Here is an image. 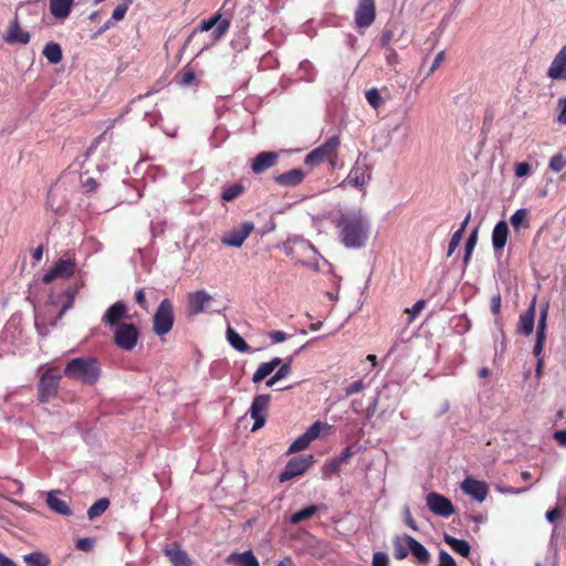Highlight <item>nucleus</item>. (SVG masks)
Returning <instances> with one entry per match:
<instances>
[{
    "instance_id": "a18cd8bd",
    "label": "nucleus",
    "mask_w": 566,
    "mask_h": 566,
    "mask_svg": "<svg viewBox=\"0 0 566 566\" xmlns=\"http://www.w3.org/2000/svg\"><path fill=\"white\" fill-rule=\"evenodd\" d=\"M328 428L327 423H324L322 421H315L305 432L304 434L310 439L312 442L313 440L317 439L319 437V433L322 429Z\"/></svg>"
},
{
    "instance_id": "69168bd1",
    "label": "nucleus",
    "mask_w": 566,
    "mask_h": 566,
    "mask_svg": "<svg viewBox=\"0 0 566 566\" xmlns=\"http://www.w3.org/2000/svg\"><path fill=\"white\" fill-rule=\"evenodd\" d=\"M135 302L144 310L148 308L146 295L144 289L136 291L135 293Z\"/></svg>"
},
{
    "instance_id": "ddd939ff",
    "label": "nucleus",
    "mask_w": 566,
    "mask_h": 566,
    "mask_svg": "<svg viewBox=\"0 0 566 566\" xmlns=\"http://www.w3.org/2000/svg\"><path fill=\"white\" fill-rule=\"evenodd\" d=\"M426 503L428 509L436 515L449 517L454 513L452 502L437 492L428 493L426 496Z\"/></svg>"
},
{
    "instance_id": "49530a36",
    "label": "nucleus",
    "mask_w": 566,
    "mask_h": 566,
    "mask_svg": "<svg viewBox=\"0 0 566 566\" xmlns=\"http://www.w3.org/2000/svg\"><path fill=\"white\" fill-rule=\"evenodd\" d=\"M310 439L303 433L289 448V453L300 452L310 446Z\"/></svg>"
},
{
    "instance_id": "a19ab883",
    "label": "nucleus",
    "mask_w": 566,
    "mask_h": 566,
    "mask_svg": "<svg viewBox=\"0 0 566 566\" xmlns=\"http://www.w3.org/2000/svg\"><path fill=\"white\" fill-rule=\"evenodd\" d=\"M365 97L368 102V104L375 108L378 109L380 106L384 105V99L380 96V93L377 88H370L365 93Z\"/></svg>"
},
{
    "instance_id": "423d86ee",
    "label": "nucleus",
    "mask_w": 566,
    "mask_h": 566,
    "mask_svg": "<svg viewBox=\"0 0 566 566\" xmlns=\"http://www.w3.org/2000/svg\"><path fill=\"white\" fill-rule=\"evenodd\" d=\"M312 464V454H302L290 459L284 470L280 473V482H287L295 476L302 475L310 469Z\"/></svg>"
},
{
    "instance_id": "4d7b16f0",
    "label": "nucleus",
    "mask_w": 566,
    "mask_h": 566,
    "mask_svg": "<svg viewBox=\"0 0 566 566\" xmlns=\"http://www.w3.org/2000/svg\"><path fill=\"white\" fill-rule=\"evenodd\" d=\"M386 61L390 66H395L399 62V55L395 49L387 48Z\"/></svg>"
},
{
    "instance_id": "f257e3e1",
    "label": "nucleus",
    "mask_w": 566,
    "mask_h": 566,
    "mask_svg": "<svg viewBox=\"0 0 566 566\" xmlns=\"http://www.w3.org/2000/svg\"><path fill=\"white\" fill-rule=\"evenodd\" d=\"M336 228L346 248H361L369 237L368 222L360 212L342 214L336 221Z\"/></svg>"
},
{
    "instance_id": "72a5a7b5",
    "label": "nucleus",
    "mask_w": 566,
    "mask_h": 566,
    "mask_svg": "<svg viewBox=\"0 0 566 566\" xmlns=\"http://www.w3.org/2000/svg\"><path fill=\"white\" fill-rule=\"evenodd\" d=\"M548 316V303H546L539 313V321L536 331V343H545L546 340V322Z\"/></svg>"
},
{
    "instance_id": "58836bf2",
    "label": "nucleus",
    "mask_w": 566,
    "mask_h": 566,
    "mask_svg": "<svg viewBox=\"0 0 566 566\" xmlns=\"http://www.w3.org/2000/svg\"><path fill=\"white\" fill-rule=\"evenodd\" d=\"M316 512H317L316 505H308V506L297 511L296 513L292 514L290 517V521L292 524H298V523L314 516L316 514Z\"/></svg>"
},
{
    "instance_id": "39448f33",
    "label": "nucleus",
    "mask_w": 566,
    "mask_h": 566,
    "mask_svg": "<svg viewBox=\"0 0 566 566\" xmlns=\"http://www.w3.org/2000/svg\"><path fill=\"white\" fill-rule=\"evenodd\" d=\"M139 331L133 323H122L114 328V343L124 350H132L138 342Z\"/></svg>"
},
{
    "instance_id": "f03ea898",
    "label": "nucleus",
    "mask_w": 566,
    "mask_h": 566,
    "mask_svg": "<svg viewBox=\"0 0 566 566\" xmlns=\"http://www.w3.org/2000/svg\"><path fill=\"white\" fill-rule=\"evenodd\" d=\"M101 375V367L97 359L77 357L71 359L65 368L64 376L81 381L85 385H94Z\"/></svg>"
},
{
    "instance_id": "09e8293b",
    "label": "nucleus",
    "mask_w": 566,
    "mask_h": 566,
    "mask_svg": "<svg viewBox=\"0 0 566 566\" xmlns=\"http://www.w3.org/2000/svg\"><path fill=\"white\" fill-rule=\"evenodd\" d=\"M426 302L423 300H419L415 303L411 308H406V313L409 315L408 322L411 323L424 308Z\"/></svg>"
},
{
    "instance_id": "5701e85b",
    "label": "nucleus",
    "mask_w": 566,
    "mask_h": 566,
    "mask_svg": "<svg viewBox=\"0 0 566 566\" xmlns=\"http://www.w3.org/2000/svg\"><path fill=\"white\" fill-rule=\"evenodd\" d=\"M165 555L174 566H191V559L180 545L174 543L170 547L165 548Z\"/></svg>"
},
{
    "instance_id": "f704fd0d",
    "label": "nucleus",
    "mask_w": 566,
    "mask_h": 566,
    "mask_svg": "<svg viewBox=\"0 0 566 566\" xmlns=\"http://www.w3.org/2000/svg\"><path fill=\"white\" fill-rule=\"evenodd\" d=\"M292 356L286 358V361L284 364L281 363L280 368L276 370V373L266 381L268 387L274 386L277 381L285 378L291 374V365H292Z\"/></svg>"
},
{
    "instance_id": "6ab92c4d",
    "label": "nucleus",
    "mask_w": 566,
    "mask_h": 566,
    "mask_svg": "<svg viewBox=\"0 0 566 566\" xmlns=\"http://www.w3.org/2000/svg\"><path fill=\"white\" fill-rule=\"evenodd\" d=\"M461 489L464 493L471 495L473 499H475L479 502H482L485 500L488 495V485L486 483L482 481H478L473 478H467L462 484Z\"/></svg>"
},
{
    "instance_id": "680f3d73",
    "label": "nucleus",
    "mask_w": 566,
    "mask_h": 566,
    "mask_svg": "<svg viewBox=\"0 0 566 566\" xmlns=\"http://www.w3.org/2000/svg\"><path fill=\"white\" fill-rule=\"evenodd\" d=\"M82 185L86 192H94L98 188V182L93 177L86 178Z\"/></svg>"
},
{
    "instance_id": "c03bdc74",
    "label": "nucleus",
    "mask_w": 566,
    "mask_h": 566,
    "mask_svg": "<svg viewBox=\"0 0 566 566\" xmlns=\"http://www.w3.org/2000/svg\"><path fill=\"white\" fill-rule=\"evenodd\" d=\"M548 167L555 172L562 171L566 167V156H564L562 153L555 154L551 158Z\"/></svg>"
},
{
    "instance_id": "c9c22d12",
    "label": "nucleus",
    "mask_w": 566,
    "mask_h": 566,
    "mask_svg": "<svg viewBox=\"0 0 566 566\" xmlns=\"http://www.w3.org/2000/svg\"><path fill=\"white\" fill-rule=\"evenodd\" d=\"M109 500L106 497H102L97 500L93 505L87 510L88 520L93 521L94 518L101 516L106 512L109 506Z\"/></svg>"
},
{
    "instance_id": "774afa93",
    "label": "nucleus",
    "mask_w": 566,
    "mask_h": 566,
    "mask_svg": "<svg viewBox=\"0 0 566 566\" xmlns=\"http://www.w3.org/2000/svg\"><path fill=\"white\" fill-rule=\"evenodd\" d=\"M554 439L560 447L566 448V430L556 431L554 433Z\"/></svg>"
},
{
    "instance_id": "aec40b11",
    "label": "nucleus",
    "mask_w": 566,
    "mask_h": 566,
    "mask_svg": "<svg viewBox=\"0 0 566 566\" xmlns=\"http://www.w3.org/2000/svg\"><path fill=\"white\" fill-rule=\"evenodd\" d=\"M536 314V297H534L528 308L520 315L517 331L526 336L531 335L534 329Z\"/></svg>"
},
{
    "instance_id": "7ed1b4c3",
    "label": "nucleus",
    "mask_w": 566,
    "mask_h": 566,
    "mask_svg": "<svg viewBox=\"0 0 566 566\" xmlns=\"http://www.w3.org/2000/svg\"><path fill=\"white\" fill-rule=\"evenodd\" d=\"M340 146V138L336 135L329 137L321 146L310 151L304 159L305 166L311 169L327 161L334 168L337 160V150Z\"/></svg>"
},
{
    "instance_id": "b1692460",
    "label": "nucleus",
    "mask_w": 566,
    "mask_h": 566,
    "mask_svg": "<svg viewBox=\"0 0 566 566\" xmlns=\"http://www.w3.org/2000/svg\"><path fill=\"white\" fill-rule=\"evenodd\" d=\"M74 0H49L50 12L59 21L70 17Z\"/></svg>"
},
{
    "instance_id": "37998d69",
    "label": "nucleus",
    "mask_w": 566,
    "mask_h": 566,
    "mask_svg": "<svg viewBox=\"0 0 566 566\" xmlns=\"http://www.w3.org/2000/svg\"><path fill=\"white\" fill-rule=\"evenodd\" d=\"M133 3V0H122L120 3L113 10L112 20L120 21L124 19L129 6Z\"/></svg>"
},
{
    "instance_id": "bf43d9fd",
    "label": "nucleus",
    "mask_w": 566,
    "mask_h": 566,
    "mask_svg": "<svg viewBox=\"0 0 566 566\" xmlns=\"http://www.w3.org/2000/svg\"><path fill=\"white\" fill-rule=\"evenodd\" d=\"M93 544H94L93 539H91L88 537L80 538L76 542V548L80 551L88 552L93 548Z\"/></svg>"
},
{
    "instance_id": "ea45409f",
    "label": "nucleus",
    "mask_w": 566,
    "mask_h": 566,
    "mask_svg": "<svg viewBox=\"0 0 566 566\" xmlns=\"http://www.w3.org/2000/svg\"><path fill=\"white\" fill-rule=\"evenodd\" d=\"M177 82L182 86L192 84L196 80V73L192 67L186 66L176 75Z\"/></svg>"
},
{
    "instance_id": "79ce46f5",
    "label": "nucleus",
    "mask_w": 566,
    "mask_h": 566,
    "mask_svg": "<svg viewBox=\"0 0 566 566\" xmlns=\"http://www.w3.org/2000/svg\"><path fill=\"white\" fill-rule=\"evenodd\" d=\"M478 241V229L473 230L465 243V253L463 258V263L467 265L470 262L473 249Z\"/></svg>"
},
{
    "instance_id": "9b49d317",
    "label": "nucleus",
    "mask_w": 566,
    "mask_h": 566,
    "mask_svg": "<svg viewBox=\"0 0 566 566\" xmlns=\"http://www.w3.org/2000/svg\"><path fill=\"white\" fill-rule=\"evenodd\" d=\"M75 262L71 259H59L43 275L42 282L49 284L57 279H69L75 272Z\"/></svg>"
},
{
    "instance_id": "864d4df0",
    "label": "nucleus",
    "mask_w": 566,
    "mask_h": 566,
    "mask_svg": "<svg viewBox=\"0 0 566 566\" xmlns=\"http://www.w3.org/2000/svg\"><path fill=\"white\" fill-rule=\"evenodd\" d=\"M514 171L515 176L518 178L526 177L531 174V166L525 161L518 163L515 165Z\"/></svg>"
},
{
    "instance_id": "13d9d810",
    "label": "nucleus",
    "mask_w": 566,
    "mask_h": 566,
    "mask_svg": "<svg viewBox=\"0 0 566 566\" xmlns=\"http://www.w3.org/2000/svg\"><path fill=\"white\" fill-rule=\"evenodd\" d=\"M490 308L492 314L499 315L501 312V295L497 293L496 295H493L490 303Z\"/></svg>"
},
{
    "instance_id": "393cba45",
    "label": "nucleus",
    "mask_w": 566,
    "mask_h": 566,
    "mask_svg": "<svg viewBox=\"0 0 566 566\" xmlns=\"http://www.w3.org/2000/svg\"><path fill=\"white\" fill-rule=\"evenodd\" d=\"M407 546L412 556L422 565L430 563V553L428 549L410 535H406Z\"/></svg>"
},
{
    "instance_id": "0eeeda50",
    "label": "nucleus",
    "mask_w": 566,
    "mask_h": 566,
    "mask_svg": "<svg viewBox=\"0 0 566 566\" xmlns=\"http://www.w3.org/2000/svg\"><path fill=\"white\" fill-rule=\"evenodd\" d=\"M61 377L57 368H50L41 376L40 402H48L56 396Z\"/></svg>"
},
{
    "instance_id": "052dcab7",
    "label": "nucleus",
    "mask_w": 566,
    "mask_h": 566,
    "mask_svg": "<svg viewBox=\"0 0 566 566\" xmlns=\"http://www.w3.org/2000/svg\"><path fill=\"white\" fill-rule=\"evenodd\" d=\"M558 107L560 108V112L557 117V122L559 124L565 125L566 124V97L558 99Z\"/></svg>"
},
{
    "instance_id": "c85d7f7f",
    "label": "nucleus",
    "mask_w": 566,
    "mask_h": 566,
    "mask_svg": "<svg viewBox=\"0 0 566 566\" xmlns=\"http://www.w3.org/2000/svg\"><path fill=\"white\" fill-rule=\"evenodd\" d=\"M46 504L51 511L57 514L65 516L72 515V510L69 504L64 500L59 499L54 492L48 494Z\"/></svg>"
},
{
    "instance_id": "7c9ffc66",
    "label": "nucleus",
    "mask_w": 566,
    "mask_h": 566,
    "mask_svg": "<svg viewBox=\"0 0 566 566\" xmlns=\"http://www.w3.org/2000/svg\"><path fill=\"white\" fill-rule=\"evenodd\" d=\"M444 542L458 554L468 557L471 553L470 544L464 539H458L449 534H444Z\"/></svg>"
},
{
    "instance_id": "cd10ccee",
    "label": "nucleus",
    "mask_w": 566,
    "mask_h": 566,
    "mask_svg": "<svg viewBox=\"0 0 566 566\" xmlns=\"http://www.w3.org/2000/svg\"><path fill=\"white\" fill-rule=\"evenodd\" d=\"M282 363L280 357H274L270 361L262 363L259 365L258 369L253 374L252 381L254 384L261 382L268 376H270L276 367H279Z\"/></svg>"
},
{
    "instance_id": "3c124183",
    "label": "nucleus",
    "mask_w": 566,
    "mask_h": 566,
    "mask_svg": "<svg viewBox=\"0 0 566 566\" xmlns=\"http://www.w3.org/2000/svg\"><path fill=\"white\" fill-rule=\"evenodd\" d=\"M438 566H457V564L453 557L448 552L440 551Z\"/></svg>"
},
{
    "instance_id": "4c0bfd02",
    "label": "nucleus",
    "mask_w": 566,
    "mask_h": 566,
    "mask_svg": "<svg viewBox=\"0 0 566 566\" xmlns=\"http://www.w3.org/2000/svg\"><path fill=\"white\" fill-rule=\"evenodd\" d=\"M244 192V187L241 184H232L228 187H224L221 193V198L223 201H232L240 197Z\"/></svg>"
},
{
    "instance_id": "f3484780",
    "label": "nucleus",
    "mask_w": 566,
    "mask_h": 566,
    "mask_svg": "<svg viewBox=\"0 0 566 566\" xmlns=\"http://www.w3.org/2000/svg\"><path fill=\"white\" fill-rule=\"evenodd\" d=\"M547 76L554 81H566V44L553 59L547 70Z\"/></svg>"
},
{
    "instance_id": "4468645a",
    "label": "nucleus",
    "mask_w": 566,
    "mask_h": 566,
    "mask_svg": "<svg viewBox=\"0 0 566 566\" xmlns=\"http://www.w3.org/2000/svg\"><path fill=\"white\" fill-rule=\"evenodd\" d=\"M376 18L375 0H359L355 11V22L359 29L370 27Z\"/></svg>"
},
{
    "instance_id": "5fc2aeb1",
    "label": "nucleus",
    "mask_w": 566,
    "mask_h": 566,
    "mask_svg": "<svg viewBox=\"0 0 566 566\" xmlns=\"http://www.w3.org/2000/svg\"><path fill=\"white\" fill-rule=\"evenodd\" d=\"M364 388L365 385L363 380H356L345 388V394L346 396H352L354 394L360 392Z\"/></svg>"
},
{
    "instance_id": "e433bc0d",
    "label": "nucleus",
    "mask_w": 566,
    "mask_h": 566,
    "mask_svg": "<svg viewBox=\"0 0 566 566\" xmlns=\"http://www.w3.org/2000/svg\"><path fill=\"white\" fill-rule=\"evenodd\" d=\"M394 555L398 560L405 559L409 554V548L407 546L406 535L396 536L394 538Z\"/></svg>"
},
{
    "instance_id": "4be33fe9",
    "label": "nucleus",
    "mask_w": 566,
    "mask_h": 566,
    "mask_svg": "<svg viewBox=\"0 0 566 566\" xmlns=\"http://www.w3.org/2000/svg\"><path fill=\"white\" fill-rule=\"evenodd\" d=\"M306 176V172L301 168H294L286 172L276 175L274 177L275 184L283 187H296L301 185Z\"/></svg>"
},
{
    "instance_id": "338daca9",
    "label": "nucleus",
    "mask_w": 566,
    "mask_h": 566,
    "mask_svg": "<svg viewBox=\"0 0 566 566\" xmlns=\"http://www.w3.org/2000/svg\"><path fill=\"white\" fill-rule=\"evenodd\" d=\"M443 61H444V51H440L436 55L433 63L429 69L428 75H431L442 64Z\"/></svg>"
},
{
    "instance_id": "2eb2a0df",
    "label": "nucleus",
    "mask_w": 566,
    "mask_h": 566,
    "mask_svg": "<svg viewBox=\"0 0 566 566\" xmlns=\"http://www.w3.org/2000/svg\"><path fill=\"white\" fill-rule=\"evenodd\" d=\"M128 318H130V316L128 315L127 305L123 301H117L112 306L108 307V310L102 317V322L106 326L115 328L117 325L123 323V319Z\"/></svg>"
},
{
    "instance_id": "de8ad7c7",
    "label": "nucleus",
    "mask_w": 566,
    "mask_h": 566,
    "mask_svg": "<svg viewBox=\"0 0 566 566\" xmlns=\"http://www.w3.org/2000/svg\"><path fill=\"white\" fill-rule=\"evenodd\" d=\"M564 509H566V500H564V501L559 500V505H557L556 507H553L546 512L547 521L549 523H554L560 516V512Z\"/></svg>"
},
{
    "instance_id": "412c9836",
    "label": "nucleus",
    "mask_w": 566,
    "mask_h": 566,
    "mask_svg": "<svg viewBox=\"0 0 566 566\" xmlns=\"http://www.w3.org/2000/svg\"><path fill=\"white\" fill-rule=\"evenodd\" d=\"M212 300L206 291H197L188 295V312L190 315H198L203 312L205 306Z\"/></svg>"
},
{
    "instance_id": "8fccbe9b",
    "label": "nucleus",
    "mask_w": 566,
    "mask_h": 566,
    "mask_svg": "<svg viewBox=\"0 0 566 566\" xmlns=\"http://www.w3.org/2000/svg\"><path fill=\"white\" fill-rule=\"evenodd\" d=\"M390 560L386 553L376 552L373 555L371 566H389Z\"/></svg>"
},
{
    "instance_id": "c756f323",
    "label": "nucleus",
    "mask_w": 566,
    "mask_h": 566,
    "mask_svg": "<svg viewBox=\"0 0 566 566\" xmlns=\"http://www.w3.org/2000/svg\"><path fill=\"white\" fill-rule=\"evenodd\" d=\"M528 216L530 211L525 208H521L512 214L510 222L515 232L520 231L521 229L530 228Z\"/></svg>"
},
{
    "instance_id": "9d476101",
    "label": "nucleus",
    "mask_w": 566,
    "mask_h": 566,
    "mask_svg": "<svg viewBox=\"0 0 566 566\" xmlns=\"http://www.w3.org/2000/svg\"><path fill=\"white\" fill-rule=\"evenodd\" d=\"M253 230V222H242L238 227H234L230 231L226 232L221 237V242L227 247L241 248Z\"/></svg>"
},
{
    "instance_id": "6e6d98bb",
    "label": "nucleus",
    "mask_w": 566,
    "mask_h": 566,
    "mask_svg": "<svg viewBox=\"0 0 566 566\" xmlns=\"http://www.w3.org/2000/svg\"><path fill=\"white\" fill-rule=\"evenodd\" d=\"M543 347H544L543 343H535L534 348H533V354L537 358V366H536L537 374H539V370H541L542 365H543V359L541 357Z\"/></svg>"
},
{
    "instance_id": "f8f14e48",
    "label": "nucleus",
    "mask_w": 566,
    "mask_h": 566,
    "mask_svg": "<svg viewBox=\"0 0 566 566\" xmlns=\"http://www.w3.org/2000/svg\"><path fill=\"white\" fill-rule=\"evenodd\" d=\"M270 395H256L250 408L251 418L254 420L252 431L261 429L265 424V412L270 406Z\"/></svg>"
},
{
    "instance_id": "2f4dec72",
    "label": "nucleus",
    "mask_w": 566,
    "mask_h": 566,
    "mask_svg": "<svg viewBox=\"0 0 566 566\" xmlns=\"http://www.w3.org/2000/svg\"><path fill=\"white\" fill-rule=\"evenodd\" d=\"M227 339L229 344L240 353H248L251 350L248 343L231 326L227 328Z\"/></svg>"
},
{
    "instance_id": "a878e982",
    "label": "nucleus",
    "mask_w": 566,
    "mask_h": 566,
    "mask_svg": "<svg viewBox=\"0 0 566 566\" xmlns=\"http://www.w3.org/2000/svg\"><path fill=\"white\" fill-rule=\"evenodd\" d=\"M509 226L506 221H499L492 231V244L495 251H502L507 242Z\"/></svg>"
},
{
    "instance_id": "e2e57ef3",
    "label": "nucleus",
    "mask_w": 566,
    "mask_h": 566,
    "mask_svg": "<svg viewBox=\"0 0 566 566\" xmlns=\"http://www.w3.org/2000/svg\"><path fill=\"white\" fill-rule=\"evenodd\" d=\"M403 515H405V522L406 524L413 531H418V526H417V523L415 521V518L412 517L411 515V512H410V509L408 506H406L403 509Z\"/></svg>"
},
{
    "instance_id": "bb28decb",
    "label": "nucleus",
    "mask_w": 566,
    "mask_h": 566,
    "mask_svg": "<svg viewBox=\"0 0 566 566\" xmlns=\"http://www.w3.org/2000/svg\"><path fill=\"white\" fill-rule=\"evenodd\" d=\"M227 562L233 566H260L252 551L232 553L228 556Z\"/></svg>"
},
{
    "instance_id": "6e6552de",
    "label": "nucleus",
    "mask_w": 566,
    "mask_h": 566,
    "mask_svg": "<svg viewBox=\"0 0 566 566\" xmlns=\"http://www.w3.org/2000/svg\"><path fill=\"white\" fill-rule=\"evenodd\" d=\"M371 178V168L368 165L367 156L359 155L350 169L346 181L356 188H363Z\"/></svg>"
},
{
    "instance_id": "603ef678",
    "label": "nucleus",
    "mask_w": 566,
    "mask_h": 566,
    "mask_svg": "<svg viewBox=\"0 0 566 566\" xmlns=\"http://www.w3.org/2000/svg\"><path fill=\"white\" fill-rule=\"evenodd\" d=\"M463 238V234H461V232H454L451 237V240L449 242V248H448V255L450 256L455 250L457 248L459 247L461 240Z\"/></svg>"
},
{
    "instance_id": "0e129e2a",
    "label": "nucleus",
    "mask_w": 566,
    "mask_h": 566,
    "mask_svg": "<svg viewBox=\"0 0 566 566\" xmlns=\"http://www.w3.org/2000/svg\"><path fill=\"white\" fill-rule=\"evenodd\" d=\"M269 338L273 344L282 343L287 338V335L282 331H273L269 333Z\"/></svg>"
},
{
    "instance_id": "a211bd4d",
    "label": "nucleus",
    "mask_w": 566,
    "mask_h": 566,
    "mask_svg": "<svg viewBox=\"0 0 566 566\" xmlns=\"http://www.w3.org/2000/svg\"><path fill=\"white\" fill-rule=\"evenodd\" d=\"M279 154L275 151H261L258 154L251 164V169L254 174H262L265 170L274 167L277 164Z\"/></svg>"
},
{
    "instance_id": "473e14b6",
    "label": "nucleus",
    "mask_w": 566,
    "mask_h": 566,
    "mask_svg": "<svg viewBox=\"0 0 566 566\" xmlns=\"http://www.w3.org/2000/svg\"><path fill=\"white\" fill-rule=\"evenodd\" d=\"M42 54L52 64L60 63L62 61V57H63L61 45L59 43H55V42L48 43L44 46V49L42 51Z\"/></svg>"
},
{
    "instance_id": "dca6fc26",
    "label": "nucleus",
    "mask_w": 566,
    "mask_h": 566,
    "mask_svg": "<svg viewBox=\"0 0 566 566\" xmlns=\"http://www.w3.org/2000/svg\"><path fill=\"white\" fill-rule=\"evenodd\" d=\"M213 27H217L213 31L214 39H221L230 28V20L222 19L220 12H216L209 19H205L200 22L199 30L200 31H209Z\"/></svg>"
},
{
    "instance_id": "1a4fd4ad",
    "label": "nucleus",
    "mask_w": 566,
    "mask_h": 566,
    "mask_svg": "<svg viewBox=\"0 0 566 566\" xmlns=\"http://www.w3.org/2000/svg\"><path fill=\"white\" fill-rule=\"evenodd\" d=\"M30 3L21 4L15 10V17L13 22L11 23L4 40L8 43H22L27 44L30 41L29 32L21 29L19 21L24 15L25 12L29 11Z\"/></svg>"
},
{
    "instance_id": "20e7f679",
    "label": "nucleus",
    "mask_w": 566,
    "mask_h": 566,
    "mask_svg": "<svg viewBox=\"0 0 566 566\" xmlns=\"http://www.w3.org/2000/svg\"><path fill=\"white\" fill-rule=\"evenodd\" d=\"M175 322L172 303L165 298L160 302L153 317V331L157 336L168 334Z\"/></svg>"
}]
</instances>
